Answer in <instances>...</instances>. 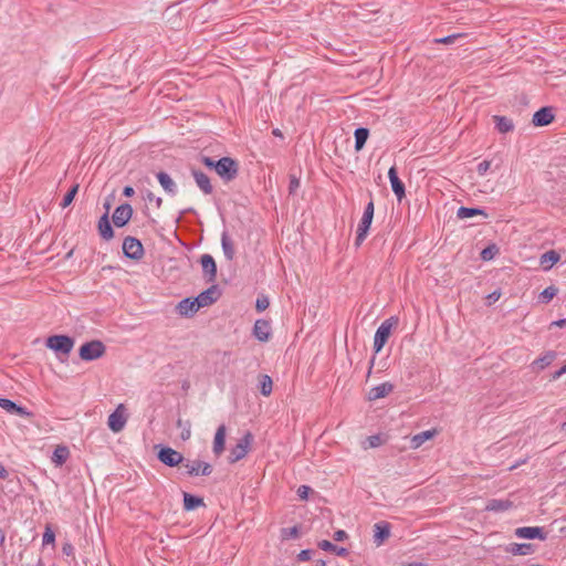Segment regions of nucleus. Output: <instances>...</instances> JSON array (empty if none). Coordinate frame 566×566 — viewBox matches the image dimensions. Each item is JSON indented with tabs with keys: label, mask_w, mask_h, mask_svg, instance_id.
<instances>
[{
	"label": "nucleus",
	"mask_w": 566,
	"mask_h": 566,
	"mask_svg": "<svg viewBox=\"0 0 566 566\" xmlns=\"http://www.w3.org/2000/svg\"><path fill=\"white\" fill-rule=\"evenodd\" d=\"M0 479L1 480L9 479V471L6 469V467L2 463H0Z\"/></svg>",
	"instance_id": "obj_57"
},
{
	"label": "nucleus",
	"mask_w": 566,
	"mask_h": 566,
	"mask_svg": "<svg viewBox=\"0 0 566 566\" xmlns=\"http://www.w3.org/2000/svg\"><path fill=\"white\" fill-rule=\"evenodd\" d=\"M333 538L336 541V542H342L344 541L345 538H347V533L343 530H338L334 533L333 535Z\"/></svg>",
	"instance_id": "obj_55"
},
{
	"label": "nucleus",
	"mask_w": 566,
	"mask_h": 566,
	"mask_svg": "<svg viewBox=\"0 0 566 566\" xmlns=\"http://www.w3.org/2000/svg\"><path fill=\"white\" fill-rule=\"evenodd\" d=\"M551 326H557V327H565L566 326V318H559L557 321H554Z\"/></svg>",
	"instance_id": "obj_59"
},
{
	"label": "nucleus",
	"mask_w": 566,
	"mask_h": 566,
	"mask_svg": "<svg viewBox=\"0 0 566 566\" xmlns=\"http://www.w3.org/2000/svg\"><path fill=\"white\" fill-rule=\"evenodd\" d=\"M55 542V533L51 526H46L43 533V545L53 544Z\"/></svg>",
	"instance_id": "obj_45"
},
{
	"label": "nucleus",
	"mask_w": 566,
	"mask_h": 566,
	"mask_svg": "<svg viewBox=\"0 0 566 566\" xmlns=\"http://www.w3.org/2000/svg\"><path fill=\"white\" fill-rule=\"evenodd\" d=\"M62 554L65 555V556H72L73 559H75L74 557V546L66 542L62 545Z\"/></svg>",
	"instance_id": "obj_51"
},
{
	"label": "nucleus",
	"mask_w": 566,
	"mask_h": 566,
	"mask_svg": "<svg viewBox=\"0 0 566 566\" xmlns=\"http://www.w3.org/2000/svg\"><path fill=\"white\" fill-rule=\"evenodd\" d=\"M258 388L263 396H270L273 388L272 378L269 375H260Z\"/></svg>",
	"instance_id": "obj_37"
},
{
	"label": "nucleus",
	"mask_w": 566,
	"mask_h": 566,
	"mask_svg": "<svg viewBox=\"0 0 566 566\" xmlns=\"http://www.w3.org/2000/svg\"><path fill=\"white\" fill-rule=\"evenodd\" d=\"M514 534L520 538H526V539H541L545 541L547 538V533L544 531L543 527L539 526H522L517 527L514 532Z\"/></svg>",
	"instance_id": "obj_14"
},
{
	"label": "nucleus",
	"mask_w": 566,
	"mask_h": 566,
	"mask_svg": "<svg viewBox=\"0 0 566 566\" xmlns=\"http://www.w3.org/2000/svg\"><path fill=\"white\" fill-rule=\"evenodd\" d=\"M191 175L197 186L205 195H211L213 192V187L211 185L210 178L206 172H203L200 169L192 168Z\"/></svg>",
	"instance_id": "obj_17"
},
{
	"label": "nucleus",
	"mask_w": 566,
	"mask_h": 566,
	"mask_svg": "<svg viewBox=\"0 0 566 566\" xmlns=\"http://www.w3.org/2000/svg\"><path fill=\"white\" fill-rule=\"evenodd\" d=\"M463 36V34H460V33H457V34H450V35H447L444 38H440V39H436L434 42L436 43H441V44H451L453 43L458 38H461Z\"/></svg>",
	"instance_id": "obj_48"
},
{
	"label": "nucleus",
	"mask_w": 566,
	"mask_h": 566,
	"mask_svg": "<svg viewBox=\"0 0 566 566\" xmlns=\"http://www.w3.org/2000/svg\"><path fill=\"white\" fill-rule=\"evenodd\" d=\"M490 166H491V161L489 160H483L481 161L478 167H476V171L480 176H484L486 174V171L490 169Z\"/></svg>",
	"instance_id": "obj_50"
},
{
	"label": "nucleus",
	"mask_w": 566,
	"mask_h": 566,
	"mask_svg": "<svg viewBox=\"0 0 566 566\" xmlns=\"http://www.w3.org/2000/svg\"><path fill=\"white\" fill-rule=\"evenodd\" d=\"M501 297V291L496 290L486 296V304L492 305Z\"/></svg>",
	"instance_id": "obj_54"
},
{
	"label": "nucleus",
	"mask_w": 566,
	"mask_h": 566,
	"mask_svg": "<svg viewBox=\"0 0 566 566\" xmlns=\"http://www.w3.org/2000/svg\"><path fill=\"white\" fill-rule=\"evenodd\" d=\"M499 253V248L496 247V244H489L488 247H485L481 253H480V258L483 260V261H490L492 260L496 254Z\"/></svg>",
	"instance_id": "obj_42"
},
{
	"label": "nucleus",
	"mask_w": 566,
	"mask_h": 566,
	"mask_svg": "<svg viewBox=\"0 0 566 566\" xmlns=\"http://www.w3.org/2000/svg\"><path fill=\"white\" fill-rule=\"evenodd\" d=\"M493 120L495 123V128L501 134H506L514 129L512 119L507 118L506 116L494 115Z\"/></svg>",
	"instance_id": "obj_34"
},
{
	"label": "nucleus",
	"mask_w": 566,
	"mask_h": 566,
	"mask_svg": "<svg viewBox=\"0 0 566 566\" xmlns=\"http://www.w3.org/2000/svg\"><path fill=\"white\" fill-rule=\"evenodd\" d=\"M388 178L391 185V189L396 195L397 199L400 201L406 196V187L401 179L398 177V171L396 166H391L388 170Z\"/></svg>",
	"instance_id": "obj_15"
},
{
	"label": "nucleus",
	"mask_w": 566,
	"mask_h": 566,
	"mask_svg": "<svg viewBox=\"0 0 566 566\" xmlns=\"http://www.w3.org/2000/svg\"><path fill=\"white\" fill-rule=\"evenodd\" d=\"M78 188H80L78 184H74L73 186H71V188L64 195V197H63V199H62V201L60 203L61 208L64 209V208L69 207L73 202L75 196L78 192Z\"/></svg>",
	"instance_id": "obj_40"
},
{
	"label": "nucleus",
	"mask_w": 566,
	"mask_h": 566,
	"mask_svg": "<svg viewBox=\"0 0 566 566\" xmlns=\"http://www.w3.org/2000/svg\"><path fill=\"white\" fill-rule=\"evenodd\" d=\"M556 356H557L556 352L548 350L542 357L537 358L534 361V366H536L539 370H542L545 367L549 366L554 361Z\"/></svg>",
	"instance_id": "obj_38"
},
{
	"label": "nucleus",
	"mask_w": 566,
	"mask_h": 566,
	"mask_svg": "<svg viewBox=\"0 0 566 566\" xmlns=\"http://www.w3.org/2000/svg\"><path fill=\"white\" fill-rule=\"evenodd\" d=\"M559 260V253L555 250H549L541 255L539 264L545 271H547L551 270Z\"/></svg>",
	"instance_id": "obj_30"
},
{
	"label": "nucleus",
	"mask_w": 566,
	"mask_h": 566,
	"mask_svg": "<svg viewBox=\"0 0 566 566\" xmlns=\"http://www.w3.org/2000/svg\"><path fill=\"white\" fill-rule=\"evenodd\" d=\"M221 247L226 259L228 261H232L235 255L234 244L227 231H224L221 235Z\"/></svg>",
	"instance_id": "obj_32"
},
{
	"label": "nucleus",
	"mask_w": 566,
	"mask_h": 566,
	"mask_svg": "<svg viewBox=\"0 0 566 566\" xmlns=\"http://www.w3.org/2000/svg\"><path fill=\"white\" fill-rule=\"evenodd\" d=\"M226 434H227V428L224 424H220L216 431L214 439H213V447L212 451L216 457H219L222 454L226 448Z\"/></svg>",
	"instance_id": "obj_24"
},
{
	"label": "nucleus",
	"mask_w": 566,
	"mask_h": 566,
	"mask_svg": "<svg viewBox=\"0 0 566 566\" xmlns=\"http://www.w3.org/2000/svg\"><path fill=\"white\" fill-rule=\"evenodd\" d=\"M505 552L512 555H531L535 552V546L531 543H511L505 547Z\"/></svg>",
	"instance_id": "obj_26"
},
{
	"label": "nucleus",
	"mask_w": 566,
	"mask_h": 566,
	"mask_svg": "<svg viewBox=\"0 0 566 566\" xmlns=\"http://www.w3.org/2000/svg\"><path fill=\"white\" fill-rule=\"evenodd\" d=\"M436 430H426L418 434H415L410 440V448L418 449L420 448L427 440L432 439L436 436Z\"/></svg>",
	"instance_id": "obj_33"
},
{
	"label": "nucleus",
	"mask_w": 566,
	"mask_h": 566,
	"mask_svg": "<svg viewBox=\"0 0 566 566\" xmlns=\"http://www.w3.org/2000/svg\"><path fill=\"white\" fill-rule=\"evenodd\" d=\"M123 253L127 259L139 261L145 254V249L140 240L128 235L123 241Z\"/></svg>",
	"instance_id": "obj_7"
},
{
	"label": "nucleus",
	"mask_w": 566,
	"mask_h": 566,
	"mask_svg": "<svg viewBox=\"0 0 566 566\" xmlns=\"http://www.w3.org/2000/svg\"><path fill=\"white\" fill-rule=\"evenodd\" d=\"M562 375H563V374H562L560 369L556 370V371L552 375V380H556V379H558Z\"/></svg>",
	"instance_id": "obj_60"
},
{
	"label": "nucleus",
	"mask_w": 566,
	"mask_h": 566,
	"mask_svg": "<svg viewBox=\"0 0 566 566\" xmlns=\"http://www.w3.org/2000/svg\"><path fill=\"white\" fill-rule=\"evenodd\" d=\"M200 310L199 304H197L196 297H186L181 300L177 305V311L179 315L184 317H191Z\"/></svg>",
	"instance_id": "obj_18"
},
{
	"label": "nucleus",
	"mask_w": 566,
	"mask_h": 566,
	"mask_svg": "<svg viewBox=\"0 0 566 566\" xmlns=\"http://www.w3.org/2000/svg\"><path fill=\"white\" fill-rule=\"evenodd\" d=\"M135 193V190L132 186H125L123 189V196L125 197H133Z\"/></svg>",
	"instance_id": "obj_58"
},
{
	"label": "nucleus",
	"mask_w": 566,
	"mask_h": 566,
	"mask_svg": "<svg viewBox=\"0 0 566 566\" xmlns=\"http://www.w3.org/2000/svg\"><path fill=\"white\" fill-rule=\"evenodd\" d=\"M199 263L202 269V275L207 283H214L217 280V263L212 255L206 253L202 254L199 259Z\"/></svg>",
	"instance_id": "obj_9"
},
{
	"label": "nucleus",
	"mask_w": 566,
	"mask_h": 566,
	"mask_svg": "<svg viewBox=\"0 0 566 566\" xmlns=\"http://www.w3.org/2000/svg\"><path fill=\"white\" fill-rule=\"evenodd\" d=\"M73 337L63 334L51 335L45 339V346L59 357H67L74 347Z\"/></svg>",
	"instance_id": "obj_2"
},
{
	"label": "nucleus",
	"mask_w": 566,
	"mask_h": 566,
	"mask_svg": "<svg viewBox=\"0 0 566 566\" xmlns=\"http://www.w3.org/2000/svg\"><path fill=\"white\" fill-rule=\"evenodd\" d=\"M97 231L101 238L105 241H109L114 238L115 232L109 221L108 213L105 212L97 222Z\"/></svg>",
	"instance_id": "obj_21"
},
{
	"label": "nucleus",
	"mask_w": 566,
	"mask_h": 566,
	"mask_svg": "<svg viewBox=\"0 0 566 566\" xmlns=\"http://www.w3.org/2000/svg\"><path fill=\"white\" fill-rule=\"evenodd\" d=\"M222 295L220 287L216 283H211V285L199 293L196 296L197 304H199L200 308L210 306L216 303Z\"/></svg>",
	"instance_id": "obj_8"
},
{
	"label": "nucleus",
	"mask_w": 566,
	"mask_h": 566,
	"mask_svg": "<svg viewBox=\"0 0 566 566\" xmlns=\"http://www.w3.org/2000/svg\"><path fill=\"white\" fill-rule=\"evenodd\" d=\"M355 150L360 151L369 137V129L366 127H358L354 132Z\"/></svg>",
	"instance_id": "obj_36"
},
{
	"label": "nucleus",
	"mask_w": 566,
	"mask_h": 566,
	"mask_svg": "<svg viewBox=\"0 0 566 566\" xmlns=\"http://www.w3.org/2000/svg\"><path fill=\"white\" fill-rule=\"evenodd\" d=\"M0 407L11 415H17L23 418L31 417L32 413L23 406L17 405L8 398L0 397Z\"/></svg>",
	"instance_id": "obj_19"
},
{
	"label": "nucleus",
	"mask_w": 566,
	"mask_h": 566,
	"mask_svg": "<svg viewBox=\"0 0 566 566\" xmlns=\"http://www.w3.org/2000/svg\"><path fill=\"white\" fill-rule=\"evenodd\" d=\"M156 177L158 179V182L167 193L171 196H175L177 193V185L166 171L157 172Z\"/></svg>",
	"instance_id": "obj_28"
},
{
	"label": "nucleus",
	"mask_w": 566,
	"mask_h": 566,
	"mask_svg": "<svg viewBox=\"0 0 566 566\" xmlns=\"http://www.w3.org/2000/svg\"><path fill=\"white\" fill-rule=\"evenodd\" d=\"M126 421L125 407L123 403H119L108 416L107 426L113 432L117 433L124 429Z\"/></svg>",
	"instance_id": "obj_10"
},
{
	"label": "nucleus",
	"mask_w": 566,
	"mask_h": 566,
	"mask_svg": "<svg viewBox=\"0 0 566 566\" xmlns=\"http://www.w3.org/2000/svg\"><path fill=\"white\" fill-rule=\"evenodd\" d=\"M148 201H155L156 207L159 209L163 205V199L160 197H156L151 191H147V195L145 197Z\"/></svg>",
	"instance_id": "obj_53"
},
{
	"label": "nucleus",
	"mask_w": 566,
	"mask_h": 566,
	"mask_svg": "<svg viewBox=\"0 0 566 566\" xmlns=\"http://www.w3.org/2000/svg\"><path fill=\"white\" fill-rule=\"evenodd\" d=\"M184 465L188 469L187 474L190 476H208L213 471V468L210 463L203 462L201 460L187 461V463H185Z\"/></svg>",
	"instance_id": "obj_13"
},
{
	"label": "nucleus",
	"mask_w": 566,
	"mask_h": 566,
	"mask_svg": "<svg viewBox=\"0 0 566 566\" xmlns=\"http://www.w3.org/2000/svg\"><path fill=\"white\" fill-rule=\"evenodd\" d=\"M156 448H158V451H157V459L165 465L169 467V468H175L179 464H182L184 463V455L168 447V446H157Z\"/></svg>",
	"instance_id": "obj_5"
},
{
	"label": "nucleus",
	"mask_w": 566,
	"mask_h": 566,
	"mask_svg": "<svg viewBox=\"0 0 566 566\" xmlns=\"http://www.w3.org/2000/svg\"><path fill=\"white\" fill-rule=\"evenodd\" d=\"M200 160L205 167L214 170L226 184L231 182L239 175V163L231 157L226 156L214 160L209 156H201Z\"/></svg>",
	"instance_id": "obj_1"
},
{
	"label": "nucleus",
	"mask_w": 566,
	"mask_h": 566,
	"mask_svg": "<svg viewBox=\"0 0 566 566\" xmlns=\"http://www.w3.org/2000/svg\"><path fill=\"white\" fill-rule=\"evenodd\" d=\"M133 212V207L129 203L119 205L112 216L114 226L117 228L125 227L132 219Z\"/></svg>",
	"instance_id": "obj_11"
},
{
	"label": "nucleus",
	"mask_w": 566,
	"mask_h": 566,
	"mask_svg": "<svg viewBox=\"0 0 566 566\" xmlns=\"http://www.w3.org/2000/svg\"><path fill=\"white\" fill-rule=\"evenodd\" d=\"M554 119V108L552 106H544L534 113L532 124L535 127H544L553 123Z\"/></svg>",
	"instance_id": "obj_12"
},
{
	"label": "nucleus",
	"mask_w": 566,
	"mask_h": 566,
	"mask_svg": "<svg viewBox=\"0 0 566 566\" xmlns=\"http://www.w3.org/2000/svg\"><path fill=\"white\" fill-rule=\"evenodd\" d=\"M184 497V510L189 512L193 511L200 506H205L203 497L190 494L188 492H182Z\"/></svg>",
	"instance_id": "obj_27"
},
{
	"label": "nucleus",
	"mask_w": 566,
	"mask_h": 566,
	"mask_svg": "<svg viewBox=\"0 0 566 566\" xmlns=\"http://www.w3.org/2000/svg\"><path fill=\"white\" fill-rule=\"evenodd\" d=\"M314 566H326V563L324 559H316Z\"/></svg>",
	"instance_id": "obj_63"
},
{
	"label": "nucleus",
	"mask_w": 566,
	"mask_h": 566,
	"mask_svg": "<svg viewBox=\"0 0 566 566\" xmlns=\"http://www.w3.org/2000/svg\"><path fill=\"white\" fill-rule=\"evenodd\" d=\"M369 448H377L382 446L386 442V439L382 434H373L367 438Z\"/></svg>",
	"instance_id": "obj_44"
},
{
	"label": "nucleus",
	"mask_w": 566,
	"mask_h": 566,
	"mask_svg": "<svg viewBox=\"0 0 566 566\" xmlns=\"http://www.w3.org/2000/svg\"><path fill=\"white\" fill-rule=\"evenodd\" d=\"M395 386L391 382H382L378 386L373 387L368 392V400L374 401L387 397L392 392Z\"/></svg>",
	"instance_id": "obj_23"
},
{
	"label": "nucleus",
	"mask_w": 566,
	"mask_h": 566,
	"mask_svg": "<svg viewBox=\"0 0 566 566\" xmlns=\"http://www.w3.org/2000/svg\"><path fill=\"white\" fill-rule=\"evenodd\" d=\"M391 525L389 522L381 521L374 525V543L380 546L390 536Z\"/></svg>",
	"instance_id": "obj_16"
},
{
	"label": "nucleus",
	"mask_w": 566,
	"mask_h": 566,
	"mask_svg": "<svg viewBox=\"0 0 566 566\" xmlns=\"http://www.w3.org/2000/svg\"><path fill=\"white\" fill-rule=\"evenodd\" d=\"M104 208H105V212H109V209H111V202L108 200L105 201L104 203Z\"/></svg>",
	"instance_id": "obj_64"
},
{
	"label": "nucleus",
	"mask_w": 566,
	"mask_h": 566,
	"mask_svg": "<svg viewBox=\"0 0 566 566\" xmlns=\"http://www.w3.org/2000/svg\"><path fill=\"white\" fill-rule=\"evenodd\" d=\"M313 490L308 485H300L296 494L301 500H307Z\"/></svg>",
	"instance_id": "obj_49"
},
{
	"label": "nucleus",
	"mask_w": 566,
	"mask_h": 566,
	"mask_svg": "<svg viewBox=\"0 0 566 566\" xmlns=\"http://www.w3.org/2000/svg\"><path fill=\"white\" fill-rule=\"evenodd\" d=\"M514 506V503L509 499H491L488 501L485 505V510L489 512H505L511 510Z\"/></svg>",
	"instance_id": "obj_25"
},
{
	"label": "nucleus",
	"mask_w": 566,
	"mask_h": 566,
	"mask_svg": "<svg viewBox=\"0 0 566 566\" xmlns=\"http://www.w3.org/2000/svg\"><path fill=\"white\" fill-rule=\"evenodd\" d=\"M70 457V450L65 446H57L51 457L52 462L56 467L63 465Z\"/></svg>",
	"instance_id": "obj_31"
},
{
	"label": "nucleus",
	"mask_w": 566,
	"mask_h": 566,
	"mask_svg": "<svg viewBox=\"0 0 566 566\" xmlns=\"http://www.w3.org/2000/svg\"><path fill=\"white\" fill-rule=\"evenodd\" d=\"M374 364H375V356H373V358H371V359H370V361H369V368H368V374H367V376H370V374H371V369H373V367H374Z\"/></svg>",
	"instance_id": "obj_61"
},
{
	"label": "nucleus",
	"mask_w": 566,
	"mask_h": 566,
	"mask_svg": "<svg viewBox=\"0 0 566 566\" xmlns=\"http://www.w3.org/2000/svg\"><path fill=\"white\" fill-rule=\"evenodd\" d=\"M318 547L325 552L335 553L337 556L346 557L348 555V549L345 547L337 546L327 539H323L318 542Z\"/></svg>",
	"instance_id": "obj_35"
},
{
	"label": "nucleus",
	"mask_w": 566,
	"mask_h": 566,
	"mask_svg": "<svg viewBox=\"0 0 566 566\" xmlns=\"http://www.w3.org/2000/svg\"><path fill=\"white\" fill-rule=\"evenodd\" d=\"M252 334L258 340L268 342L271 336L270 323L265 319H258L254 323Z\"/></svg>",
	"instance_id": "obj_22"
},
{
	"label": "nucleus",
	"mask_w": 566,
	"mask_h": 566,
	"mask_svg": "<svg viewBox=\"0 0 566 566\" xmlns=\"http://www.w3.org/2000/svg\"><path fill=\"white\" fill-rule=\"evenodd\" d=\"M558 293V289L554 285H551L546 289H544L539 296L538 301L544 304H548Z\"/></svg>",
	"instance_id": "obj_39"
},
{
	"label": "nucleus",
	"mask_w": 566,
	"mask_h": 566,
	"mask_svg": "<svg viewBox=\"0 0 566 566\" xmlns=\"http://www.w3.org/2000/svg\"><path fill=\"white\" fill-rule=\"evenodd\" d=\"M300 536V526L294 525L292 527H284L281 530V538L283 541L298 538Z\"/></svg>",
	"instance_id": "obj_41"
},
{
	"label": "nucleus",
	"mask_w": 566,
	"mask_h": 566,
	"mask_svg": "<svg viewBox=\"0 0 566 566\" xmlns=\"http://www.w3.org/2000/svg\"><path fill=\"white\" fill-rule=\"evenodd\" d=\"M300 187V179L295 175H290L289 193L295 195Z\"/></svg>",
	"instance_id": "obj_47"
},
{
	"label": "nucleus",
	"mask_w": 566,
	"mask_h": 566,
	"mask_svg": "<svg viewBox=\"0 0 566 566\" xmlns=\"http://www.w3.org/2000/svg\"><path fill=\"white\" fill-rule=\"evenodd\" d=\"M269 305H270L269 298L266 296L262 295L256 298L255 310L258 312H263L269 307Z\"/></svg>",
	"instance_id": "obj_46"
},
{
	"label": "nucleus",
	"mask_w": 566,
	"mask_h": 566,
	"mask_svg": "<svg viewBox=\"0 0 566 566\" xmlns=\"http://www.w3.org/2000/svg\"><path fill=\"white\" fill-rule=\"evenodd\" d=\"M397 324H398V318L391 316V317L385 319L380 324V326L377 328V331L375 333V337H374V345H373L375 354H378L384 348V346L386 345V343L388 342V339L391 335L392 328Z\"/></svg>",
	"instance_id": "obj_3"
},
{
	"label": "nucleus",
	"mask_w": 566,
	"mask_h": 566,
	"mask_svg": "<svg viewBox=\"0 0 566 566\" xmlns=\"http://www.w3.org/2000/svg\"><path fill=\"white\" fill-rule=\"evenodd\" d=\"M476 216H482L483 218L489 217L484 209L478 207H460L457 211V217L459 219H469Z\"/></svg>",
	"instance_id": "obj_29"
},
{
	"label": "nucleus",
	"mask_w": 566,
	"mask_h": 566,
	"mask_svg": "<svg viewBox=\"0 0 566 566\" xmlns=\"http://www.w3.org/2000/svg\"><path fill=\"white\" fill-rule=\"evenodd\" d=\"M374 212H375V206H374V200L371 198L370 201L365 207L364 214L374 217Z\"/></svg>",
	"instance_id": "obj_56"
},
{
	"label": "nucleus",
	"mask_w": 566,
	"mask_h": 566,
	"mask_svg": "<svg viewBox=\"0 0 566 566\" xmlns=\"http://www.w3.org/2000/svg\"><path fill=\"white\" fill-rule=\"evenodd\" d=\"M253 442V434L248 431L238 440L237 444L230 450L229 462L235 463L242 460L249 452L251 443Z\"/></svg>",
	"instance_id": "obj_6"
},
{
	"label": "nucleus",
	"mask_w": 566,
	"mask_h": 566,
	"mask_svg": "<svg viewBox=\"0 0 566 566\" xmlns=\"http://www.w3.org/2000/svg\"><path fill=\"white\" fill-rule=\"evenodd\" d=\"M106 346L98 339L84 343L78 349V356L84 361H92L104 356Z\"/></svg>",
	"instance_id": "obj_4"
},
{
	"label": "nucleus",
	"mask_w": 566,
	"mask_h": 566,
	"mask_svg": "<svg viewBox=\"0 0 566 566\" xmlns=\"http://www.w3.org/2000/svg\"><path fill=\"white\" fill-rule=\"evenodd\" d=\"M177 426H178V427H182V428H181L180 438H181L184 441L188 440V439L190 438V436H191V431H190V427H191V426H190V422H189V421H186V422L184 423V421L179 418V419L177 420Z\"/></svg>",
	"instance_id": "obj_43"
},
{
	"label": "nucleus",
	"mask_w": 566,
	"mask_h": 566,
	"mask_svg": "<svg viewBox=\"0 0 566 566\" xmlns=\"http://www.w3.org/2000/svg\"><path fill=\"white\" fill-rule=\"evenodd\" d=\"M373 218L374 217H371V216L363 213V217L358 223V228H357V232H356V238H355L356 247H359L364 242L366 237L368 235V232H369V229H370V226L373 222Z\"/></svg>",
	"instance_id": "obj_20"
},
{
	"label": "nucleus",
	"mask_w": 566,
	"mask_h": 566,
	"mask_svg": "<svg viewBox=\"0 0 566 566\" xmlns=\"http://www.w3.org/2000/svg\"><path fill=\"white\" fill-rule=\"evenodd\" d=\"M4 539H6V534H4V532L0 528V547L3 545Z\"/></svg>",
	"instance_id": "obj_62"
},
{
	"label": "nucleus",
	"mask_w": 566,
	"mask_h": 566,
	"mask_svg": "<svg viewBox=\"0 0 566 566\" xmlns=\"http://www.w3.org/2000/svg\"><path fill=\"white\" fill-rule=\"evenodd\" d=\"M313 553L314 552L312 549H303L298 553L297 559L301 562L310 560L312 558Z\"/></svg>",
	"instance_id": "obj_52"
}]
</instances>
